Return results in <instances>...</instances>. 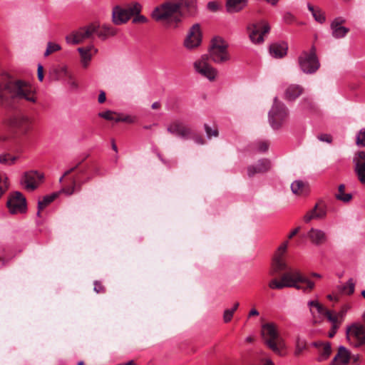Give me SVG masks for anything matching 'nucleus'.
<instances>
[{"instance_id":"nucleus-1","label":"nucleus","mask_w":365,"mask_h":365,"mask_svg":"<svg viewBox=\"0 0 365 365\" xmlns=\"http://www.w3.org/2000/svg\"><path fill=\"white\" fill-rule=\"evenodd\" d=\"M288 241L283 242L278 248L273 259L269 274L274 277L269 283L272 289H282L284 287H294L304 292H310L314 283L302 275L298 270L289 267L282 256L286 252Z\"/></svg>"},{"instance_id":"nucleus-2","label":"nucleus","mask_w":365,"mask_h":365,"mask_svg":"<svg viewBox=\"0 0 365 365\" xmlns=\"http://www.w3.org/2000/svg\"><path fill=\"white\" fill-rule=\"evenodd\" d=\"M0 73L2 76L0 79V108H13L22 101L36 103V93L31 84L12 78L4 71H1Z\"/></svg>"},{"instance_id":"nucleus-3","label":"nucleus","mask_w":365,"mask_h":365,"mask_svg":"<svg viewBox=\"0 0 365 365\" xmlns=\"http://www.w3.org/2000/svg\"><path fill=\"white\" fill-rule=\"evenodd\" d=\"M196 12L197 0H174L157 6L151 16L155 21L175 28L185 15L192 16Z\"/></svg>"},{"instance_id":"nucleus-4","label":"nucleus","mask_w":365,"mask_h":365,"mask_svg":"<svg viewBox=\"0 0 365 365\" xmlns=\"http://www.w3.org/2000/svg\"><path fill=\"white\" fill-rule=\"evenodd\" d=\"M262 335L267 346L274 353L281 355L285 345L280 336L278 326L273 322H267L262 326Z\"/></svg>"},{"instance_id":"nucleus-5","label":"nucleus","mask_w":365,"mask_h":365,"mask_svg":"<svg viewBox=\"0 0 365 365\" xmlns=\"http://www.w3.org/2000/svg\"><path fill=\"white\" fill-rule=\"evenodd\" d=\"M69 184L64 185L59 192H53L50 195L45 196L42 200H39L38 203V212L37 215L41 216V212L48 206L51 202L58 197L59 193H65L68 195H73L75 192H78L81 190L82 185L85 181H81L78 177H71L68 178ZM89 180V178L86 180Z\"/></svg>"},{"instance_id":"nucleus-6","label":"nucleus","mask_w":365,"mask_h":365,"mask_svg":"<svg viewBox=\"0 0 365 365\" xmlns=\"http://www.w3.org/2000/svg\"><path fill=\"white\" fill-rule=\"evenodd\" d=\"M307 304L309 307L310 313L314 318V324H317V320L315 319V313L313 311V308H315L319 314L324 316L331 323V329L329 331L328 336L329 338L334 337L341 324V321L338 319V317L334 316L333 312L327 309L317 300L309 301Z\"/></svg>"},{"instance_id":"nucleus-7","label":"nucleus","mask_w":365,"mask_h":365,"mask_svg":"<svg viewBox=\"0 0 365 365\" xmlns=\"http://www.w3.org/2000/svg\"><path fill=\"white\" fill-rule=\"evenodd\" d=\"M289 116L287 106L277 98L269 112V123L273 129H279Z\"/></svg>"},{"instance_id":"nucleus-8","label":"nucleus","mask_w":365,"mask_h":365,"mask_svg":"<svg viewBox=\"0 0 365 365\" xmlns=\"http://www.w3.org/2000/svg\"><path fill=\"white\" fill-rule=\"evenodd\" d=\"M228 44L221 37H215L212 40L210 48V57L216 63H223L230 60Z\"/></svg>"},{"instance_id":"nucleus-9","label":"nucleus","mask_w":365,"mask_h":365,"mask_svg":"<svg viewBox=\"0 0 365 365\" xmlns=\"http://www.w3.org/2000/svg\"><path fill=\"white\" fill-rule=\"evenodd\" d=\"M271 27L267 21L259 20L247 25V31L250 41L255 44H261L264 41V36L270 31Z\"/></svg>"},{"instance_id":"nucleus-10","label":"nucleus","mask_w":365,"mask_h":365,"mask_svg":"<svg viewBox=\"0 0 365 365\" xmlns=\"http://www.w3.org/2000/svg\"><path fill=\"white\" fill-rule=\"evenodd\" d=\"M301 70L305 73H315L319 68V62L317 56V49L312 46L309 52L303 51L298 58Z\"/></svg>"},{"instance_id":"nucleus-11","label":"nucleus","mask_w":365,"mask_h":365,"mask_svg":"<svg viewBox=\"0 0 365 365\" xmlns=\"http://www.w3.org/2000/svg\"><path fill=\"white\" fill-rule=\"evenodd\" d=\"M142 6L139 3H133L126 9L115 6L113 11V22L115 25L126 23L135 14L140 13Z\"/></svg>"},{"instance_id":"nucleus-12","label":"nucleus","mask_w":365,"mask_h":365,"mask_svg":"<svg viewBox=\"0 0 365 365\" xmlns=\"http://www.w3.org/2000/svg\"><path fill=\"white\" fill-rule=\"evenodd\" d=\"M98 26L96 24H90L88 26L80 28L73 31L71 34L66 37L67 43L72 44H80L86 40L94 38V34L97 31Z\"/></svg>"},{"instance_id":"nucleus-13","label":"nucleus","mask_w":365,"mask_h":365,"mask_svg":"<svg viewBox=\"0 0 365 365\" xmlns=\"http://www.w3.org/2000/svg\"><path fill=\"white\" fill-rule=\"evenodd\" d=\"M32 123L33 119L24 114H16L8 121L10 128L20 134L27 133L31 130Z\"/></svg>"},{"instance_id":"nucleus-14","label":"nucleus","mask_w":365,"mask_h":365,"mask_svg":"<svg viewBox=\"0 0 365 365\" xmlns=\"http://www.w3.org/2000/svg\"><path fill=\"white\" fill-rule=\"evenodd\" d=\"M209 56L202 55L193 63V67L197 73L212 81L215 79L217 71L208 63Z\"/></svg>"},{"instance_id":"nucleus-15","label":"nucleus","mask_w":365,"mask_h":365,"mask_svg":"<svg viewBox=\"0 0 365 365\" xmlns=\"http://www.w3.org/2000/svg\"><path fill=\"white\" fill-rule=\"evenodd\" d=\"M6 206L11 214L23 213L26 210V200L24 195L18 191L10 194Z\"/></svg>"},{"instance_id":"nucleus-16","label":"nucleus","mask_w":365,"mask_h":365,"mask_svg":"<svg viewBox=\"0 0 365 365\" xmlns=\"http://www.w3.org/2000/svg\"><path fill=\"white\" fill-rule=\"evenodd\" d=\"M202 33L200 25L195 24L189 29L183 41V46L187 50H194L198 48L202 43Z\"/></svg>"},{"instance_id":"nucleus-17","label":"nucleus","mask_w":365,"mask_h":365,"mask_svg":"<svg viewBox=\"0 0 365 365\" xmlns=\"http://www.w3.org/2000/svg\"><path fill=\"white\" fill-rule=\"evenodd\" d=\"M346 337L354 346L365 344V328L361 325L353 324L347 329Z\"/></svg>"},{"instance_id":"nucleus-18","label":"nucleus","mask_w":365,"mask_h":365,"mask_svg":"<svg viewBox=\"0 0 365 365\" xmlns=\"http://www.w3.org/2000/svg\"><path fill=\"white\" fill-rule=\"evenodd\" d=\"M353 163L358 180L362 185H365V152H356L353 158Z\"/></svg>"},{"instance_id":"nucleus-19","label":"nucleus","mask_w":365,"mask_h":365,"mask_svg":"<svg viewBox=\"0 0 365 365\" xmlns=\"http://www.w3.org/2000/svg\"><path fill=\"white\" fill-rule=\"evenodd\" d=\"M43 179V174L37 171H29L24 174L21 183L24 185L26 190L33 191L38 187Z\"/></svg>"},{"instance_id":"nucleus-20","label":"nucleus","mask_w":365,"mask_h":365,"mask_svg":"<svg viewBox=\"0 0 365 365\" xmlns=\"http://www.w3.org/2000/svg\"><path fill=\"white\" fill-rule=\"evenodd\" d=\"M327 215L326 205L322 202H317L315 206L308 211L304 217L305 222L308 223L312 220L324 219Z\"/></svg>"},{"instance_id":"nucleus-21","label":"nucleus","mask_w":365,"mask_h":365,"mask_svg":"<svg viewBox=\"0 0 365 365\" xmlns=\"http://www.w3.org/2000/svg\"><path fill=\"white\" fill-rule=\"evenodd\" d=\"M99 117L103 118L107 120H113L115 122H125L133 123L135 121V118L130 115H123L112 110H106L98 113Z\"/></svg>"},{"instance_id":"nucleus-22","label":"nucleus","mask_w":365,"mask_h":365,"mask_svg":"<svg viewBox=\"0 0 365 365\" xmlns=\"http://www.w3.org/2000/svg\"><path fill=\"white\" fill-rule=\"evenodd\" d=\"M168 131L182 138H187L190 133V128L178 120L171 123L168 127Z\"/></svg>"},{"instance_id":"nucleus-23","label":"nucleus","mask_w":365,"mask_h":365,"mask_svg":"<svg viewBox=\"0 0 365 365\" xmlns=\"http://www.w3.org/2000/svg\"><path fill=\"white\" fill-rule=\"evenodd\" d=\"M313 346L317 349L318 361H324L327 360L331 353V344L328 341H315Z\"/></svg>"},{"instance_id":"nucleus-24","label":"nucleus","mask_w":365,"mask_h":365,"mask_svg":"<svg viewBox=\"0 0 365 365\" xmlns=\"http://www.w3.org/2000/svg\"><path fill=\"white\" fill-rule=\"evenodd\" d=\"M270 168V162L267 159H262L255 165H250L247 168L249 178H253L255 175L267 172Z\"/></svg>"},{"instance_id":"nucleus-25","label":"nucleus","mask_w":365,"mask_h":365,"mask_svg":"<svg viewBox=\"0 0 365 365\" xmlns=\"http://www.w3.org/2000/svg\"><path fill=\"white\" fill-rule=\"evenodd\" d=\"M344 22L345 20L342 18H336L332 21L331 29L332 30V36L334 38H343L349 33V29L341 26Z\"/></svg>"},{"instance_id":"nucleus-26","label":"nucleus","mask_w":365,"mask_h":365,"mask_svg":"<svg viewBox=\"0 0 365 365\" xmlns=\"http://www.w3.org/2000/svg\"><path fill=\"white\" fill-rule=\"evenodd\" d=\"M307 237L312 244L320 246L327 241V234L319 229L312 228L307 233Z\"/></svg>"},{"instance_id":"nucleus-27","label":"nucleus","mask_w":365,"mask_h":365,"mask_svg":"<svg viewBox=\"0 0 365 365\" xmlns=\"http://www.w3.org/2000/svg\"><path fill=\"white\" fill-rule=\"evenodd\" d=\"M78 51L80 55L81 63L83 67L86 68L92 59L93 54L91 52L93 51L96 53L98 50L93 46H89L87 47H79Z\"/></svg>"},{"instance_id":"nucleus-28","label":"nucleus","mask_w":365,"mask_h":365,"mask_svg":"<svg viewBox=\"0 0 365 365\" xmlns=\"http://www.w3.org/2000/svg\"><path fill=\"white\" fill-rule=\"evenodd\" d=\"M351 358L350 351L344 346H339L335 356L334 357V363L339 365H347Z\"/></svg>"},{"instance_id":"nucleus-29","label":"nucleus","mask_w":365,"mask_h":365,"mask_svg":"<svg viewBox=\"0 0 365 365\" xmlns=\"http://www.w3.org/2000/svg\"><path fill=\"white\" fill-rule=\"evenodd\" d=\"M14 130L9 128L0 129V145H11L16 142Z\"/></svg>"},{"instance_id":"nucleus-30","label":"nucleus","mask_w":365,"mask_h":365,"mask_svg":"<svg viewBox=\"0 0 365 365\" xmlns=\"http://www.w3.org/2000/svg\"><path fill=\"white\" fill-rule=\"evenodd\" d=\"M288 45L285 42L274 43L269 46V53L274 58H283L287 55Z\"/></svg>"},{"instance_id":"nucleus-31","label":"nucleus","mask_w":365,"mask_h":365,"mask_svg":"<svg viewBox=\"0 0 365 365\" xmlns=\"http://www.w3.org/2000/svg\"><path fill=\"white\" fill-rule=\"evenodd\" d=\"M304 88L296 84H292L287 87L284 92V98L288 101H294L302 94Z\"/></svg>"},{"instance_id":"nucleus-32","label":"nucleus","mask_w":365,"mask_h":365,"mask_svg":"<svg viewBox=\"0 0 365 365\" xmlns=\"http://www.w3.org/2000/svg\"><path fill=\"white\" fill-rule=\"evenodd\" d=\"M248 0H227L226 9L229 13L242 11L247 4Z\"/></svg>"},{"instance_id":"nucleus-33","label":"nucleus","mask_w":365,"mask_h":365,"mask_svg":"<svg viewBox=\"0 0 365 365\" xmlns=\"http://www.w3.org/2000/svg\"><path fill=\"white\" fill-rule=\"evenodd\" d=\"M98 26L97 31L95 32L98 35V36L105 40L108 36H113L116 34V29L110 25L104 24L101 27L99 25H96Z\"/></svg>"},{"instance_id":"nucleus-34","label":"nucleus","mask_w":365,"mask_h":365,"mask_svg":"<svg viewBox=\"0 0 365 365\" xmlns=\"http://www.w3.org/2000/svg\"><path fill=\"white\" fill-rule=\"evenodd\" d=\"M309 185L302 180H295L291 185L292 192L297 195H306L308 192Z\"/></svg>"},{"instance_id":"nucleus-35","label":"nucleus","mask_w":365,"mask_h":365,"mask_svg":"<svg viewBox=\"0 0 365 365\" xmlns=\"http://www.w3.org/2000/svg\"><path fill=\"white\" fill-rule=\"evenodd\" d=\"M54 72L57 76L58 79H61L66 81L69 77H71L73 74L71 71L68 69V67L66 65L58 66L55 70Z\"/></svg>"},{"instance_id":"nucleus-36","label":"nucleus","mask_w":365,"mask_h":365,"mask_svg":"<svg viewBox=\"0 0 365 365\" xmlns=\"http://www.w3.org/2000/svg\"><path fill=\"white\" fill-rule=\"evenodd\" d=\"M307 8L309 11L312 13L315 21L320 24H322L325 21L324 14L319 8H315L311 4H307Z\"/></svg>"},{"instance_id":"nucleus-37","label":"nucleus","mask_w":365,"mask_h":365,"mask_svg":"<svg viewBox=\"0 0 365 365\" xmlns=\"http://www.w3.org/2000/svg\"><path fill=\"white\" fill-rule=\"evenodd\" d=\"M19 157L17 155H12L9 153L0 154V163L11 166L16 163Z\"/></svg>"},{"instance_id":"nucleus-38","label":"nucleus","mask_w":365,"mask_h":365,"mask_svg":"<svg viewBox=\"0 0 365 365\" xmlns=\"http://www.w3.org/2000/svg\"><path fill=\"white\" fill-rule=\"evenodd\" d=\"M344 191L345 185L344 184L339 185L338 187V192L335 194V197L344 202H348L351 200L352 195L349 193L346 194Z\"/></svg>"},{"instance_id":"nucleus-39","label":"nucleus","mask_w":365,"mask_h":365,"mask_svg":"<svg viewBox=\"0 0 365 365\" xmlns=\"http://www.w3.org/2000/svg\"><path fill=\"white\" fill-rule=\"evenodd\" d=\"M9 189L8 178L5 173L0 172V198Z\"/></svg>"},{"instance_id":"nucleus-40","label":"nucleus","mask_w":365,"mask_h":365,"mask_svg":"<svg viewBox=\"0 0 365 365\" xmlns=\"http://www.w3.org/2000/svg\"><path fill=\"white\" fill-rule=\"evenodd\" d=\"M307 344L306 340L301 339L300 337H297L296 341V349L294 351L295 355H301L303 351L307 349Z\"/></svg>"},{"instance_id":"nucleus-41","label":"nucleus","mask_w":365,"mask_h":365,"mask_svg":"<svg viewBox=\"0 0 365 365\" xmlns=\"http://www.w3.org/2000/svg\"><path fill=\"white\" fill-rule=\"evenodd\" d=\"M354 282L352 279H350L346 284H344L339 287L340 291L346 294H352L354 292Z\"/></svg>"},{"instance_id":"nucleus-42","label":"nucleus","mask_w":365,"mask_h":365,"mask_svg":"<svg viewBox=\"0 0 365 365\" xmlns=\"http://www.w3.org/2000/svg\"><path fill=\"white\" fill-rule=\"evenodd\" d=\"M61 47L60 45H58L57 43H52V42H48L47 43L46 50L44 53V56L47 57V56H50L51 54H52L53 53L61 50Z\"/></svg>"},{"instance_id":"nucleus-43","label":"nucleus","mask_w":365,"mask_h":365,"mask_svg":"<svg viewBox=\"0 0 365 365\" xmlns=\"http://www.w3.org/2000/svg\"><path fill=\"white\" fill-rule=\"evenodd\" d=\"M350 307H351L348 304H345V305L342 306V307L341 308V310L337 314H335L334 312H333L334 316L337 317L338 319L340 320L341 323L344 319V316L346 315L347 311L350 309Z\"/></svg>"},{"instance_id":"nucleus-44","label":"nucleus","mask_w":365,"mask_h":365,"mask_svg":"<svg viewBox=\"0 0 365 365\" xmlns=\"http://www.w3.org/2000/svg\"><path fill=\"white\" fill-rule=\"evenodd\" d=\"M300 105L304 109L312 110L314 108V104L312 99L308 97L302 98L300 102Z\"/></svg>"},{"instance_id":"nucleus-45","label":"nucleus","mask_w":365,"mask_h":365,"mask_svg":"<svg viewBox=\"0 0 365 365\" xmlns=\"http://www.w3.org/2000/svg\"><path fill=\"white\" fill-rule=\"evenodd\" d=\"M84 160H82L81 161L78 162L75 166H73V168H70L69 170H68L67 171H66L64 173V174L62 175V177L59 179V182H62L63 179L65 178H66L67 176H68L71 173H73L74 171H76L79 167L80 165H81V163L83 162Z\"/></svg>"},{"instance_id":"nucleus-46","label":"nucleus","mask_w":365,"mask_h":365,"mask_svg":"<svg viewBox=\"0 0 365 365\" xmlns=\"http://www.w3.org/2000/svg\"><path fill=\"white\" fill-rule=\"evenodd\" d=\"M66 82L69 85L71 90L76 91L78 88V83L73 75L66 79Z\"/></svg>"},{"instance_id":"nucleus-47","label":"nucleus","mask_w":365,"mask_h":365,"mask_svg":"<svg viewBox=\"0 0 365 365\" xmlns=\"http://www.w3.org/2000/svg\"><path fill=\"white\" fill-rule=\"evenodd\" d=\"M356 144L365 146V128L359 131L356 138Z\"/></svg>"},{"instance_id":"nucleus-48","label":"nucleus","mask_w":365,"mask_h":365,"mask_svg":"<svg viewBox=\"0 0 365 365\" xmlns=\"http://www.w3.org/2000/svg\"><path fill=\"white\" fill-rule=\"evenodd\" d=\"M205 130L206 132V134L209 138L211 137H217L218 136V131L217 129H212L210 126H209L207 124H205Z\"/></svg>"},{"instance_id":"nucleus-49","label":"nucleus","mask_w":365,"mask_h":365,"mask_svg":"<svg viewBox=\"0 0 365 365\" xmlns=\"http://www.w3.org/2000/svg\"><path fill=\"white\" fill-rule=\"evenodd\" d=\"M133 16H134L133 22L135 24H143L148 21V19L145 16L140 15V13L135 14Z\"/></svg>"},{"instance_id":"nucleus-50","label":"nucleus","mask_w":365,"mask_h":365,"mask_svg":"<svg viewBox=\"0 0 365 365\" xmlns=\"http://www.w3.org/2000/svg\"><path fill=\"white\" fill-rule=\"evenodd\" d=\"M234 312L230 309H225L223 314V320L225 323H228L231 321L233 317Z\"/></svg>"},{"instance_id":"nucleus-51","label":"nucleus","mask_w":365,"mask_h":365,"mask_svg":"<svg viewBox=\"0 0 365 365\" xmlns=\"http://www.w3.org/2000/svg\"><path fill=\"white\" fill-rule=\"evenodd\" d=\"M317 138L322 142H326L328 143H331L332 142V137L329 134H320L318 135Z\"/></svg>"},{"instance_id":"nucleus-52","label":"nucleus","mask_w":365,"mask_h":365,"mask_svg":"<svg viewBox=\"0 0 365 365\" xmlns=\"http://www.w3.org/2000/svg\"><path fill=\"white\" fill-rule=\"evenodd\" d=\"M94 291L96 293H104L105 287L101 284V283L98 282H95L94 283Z\"/></svg>"},{"instance_id":"nucleus-53","label":"nucleus","mask_w":365,"mask_h":365,"mask_svg":"<svg viewBox=\"0 0 365 365\" xmlns=\"http://www.w3.org/2000/svg\"><path fill=\"white\" fill-rule=\"evenodd\" d=\"M207 9L211 11L215 12L219 9V4L215 1H210L207 4Z\"/></svg>"},{"instance_id":"nucleus-54","label":"nucleus","mask_w":365,"mask_h":365,"mask_svg":"<svg viewBox=\"0 0 365 365\" xmlns=\"http://www.w3.org/2000/svg\"><path fill=\"white\" fill-rule=\"evenodd\" d=\"M284 20L287 24H292L294 20V16L289 12H287L284 16Z\"/></svg>"},{"instance_id":"nucleus-55","label":"nucleus","mask_w":365,"mask_h":365,"mask_svg":"<svg viewBox=\"0 0 365 365\" xmlns=\"http://www.w3.org/2000/svg\"><path fill=\"white\" fill-rule=\"evenodd\" d=\"M269 143L267 142H260L258 144V149L262 152H265L268 150Z\"/></svg>"},{"instance_id":"nucleus-56","label":"nucleus","mask_w":365,"mask_h":365,"mask_svg":"<svg viewBox=\"0 0 365 365\" xmlns=\"http://www.w3.org/2000/svg\"><path fill=\"white\" fill-rule=\"evenodd\" d=\"M37 73H38V80L40 81H43V78H44V74H43V66L41 65H38Z\"/></svg>"},{"instance_id":"nucleus-57","label":"nucleus","mask_w":365,"mask_h":365,"mask_svg":"<svg viewBox=\"0 0 365 365\" xmlns=\"http://www.w3.org/2000/svg\"><path fill=\"white\" fill-rule=\"evenodd\" d=\"M106 100V93L104 91H101L98 95V101L99 103H103Z\"/></svg>"},{"instance_id":"nucleus-58","label":"nucleus","mask_w":365,"mask_h":365,"mask_svg":"<svg viewBox=\"0 0 365 365\" xmlns=\"http://www.w3.org/2000/svg\"><path fill=\"white\" fill-rule=\"evenodd\" d=\"M300 228L297 227L293 231L291 232V233L289 235L288 238L292 239L293 237H294L299 231Z\"/></svg>"},{"instance_id":"nucleus-59","label":"nucleus","mask_w":365,"mask_h":365,"mask_svg":"<svg viewBox=\"0 0 365 365\" xmlns=\"http://www.w3.org/2000/svg\"><path fill=\"white\" fill-rule=\"evenodd\" d=\"M258 315H259V312L256 309H252L249 312L248 317H251L258 316Z\"/></svg>"},{"instance_id":"nucleus-60","label":"nucleus","mask_w":365,"mask_h":365,"mask_svg":"<svg viewBox=\"0 0 365 365\" xmlns=\"http://www.w3.org/2000/svg\"><path fill=\"white\" fill-rule=\"evenodd\" d=\"M195 141H196V143H197L198 144H201V145L205 144V140H204V139L202 138V137H201V136L196 137V138H195Z\"/></svg>"},{"instance_id":"nucleus-61","label":"nucleus","mask_w":365,"mask_h":365,"mask_svg":"<svg viewBox=\"0 0 365 365\" xmlns=\"http://www.w3.org/2000/svg\"><path fill=\"white\" fill-rule=\"evenodd\" d=\"M151 108L154 110L159 109L160 108V103L159 102H155L152 104Z\"/></svg>"},{"instance_id":"nucleus-62","label":"nucleus","mask_w":365,"mask_h":365,"mask_svg":"<svg viewBox=\"0 0 365 365\" xmlns=\"http://www.w3.org/2000/svg\"><path fill=\"white\" fill-rule=\"evenodd\" d=\"M239 306H240L239 302H235L234 304L233 308L231 309L230 310L235 313V312L238 309Z\"/></svg>"},{"instance_id":"nucleus-63","label":"nucleus","mask_w":365,"mask_h":365,"mask_svg":"<svg viewBox=\"0 0 365 365\" xmlns=\"http://www.w3.org/2000/svg\"><path fill=\"white\" fill-rule=\"evenodd\" d=\"M359 355H356V356H353V363L354 364H357V362L359 361Z\"/></svg>"},{"instance_id":"nucleus-64","label":"nucleus","mask_w":365,"mask_h":365,"mask_svg":"<svg viewBox=\"0 0 365 365\" xmlns=\"http://www.w3.org/2000/svg\"><path fill=\"white\" fill-rule=\"evenodd\" d=\"M122 365H136L135 361L131 360V361H129L128 362L125 363V364H121Z\"/></svg>"}]
</instances>
